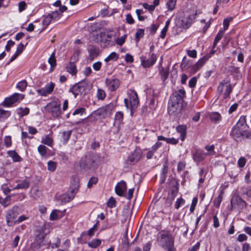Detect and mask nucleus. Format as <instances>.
<instances>
[{
  "label": "nucleus",
  "mask_w": 251,
  "mask_h": 251,
  "mask_svg": "<svg viewBox=\"0 0 251 251\" xmlns=\"http://www.w3.org/2000/svg\"><path fill=\"white\" fill-rule=\"evenodd\" d=\"M185 95L184 90L180 89L174 92L171 96L168 106V111L170 115L175 116L180 112Z\"/></svg>",
  "instance_id": "f257e3e1"
},
{
  "label": "nucleus",
  "mask_w": 251,
  "mask_h": 251,
  "mask_svg": "<svg viewBox=\"0 0 251 251\" xmlns=\"http://www.w3.org/2000/svg\"><path fill=\"white\" fill-rule=\"evenodd\" d=\"M116 107V103L112 102L93 111L91 115L88 117V119H83L82 122L86 125H88L89 124L87 123L89 122L92 123L96 121L98 119V117L105 119L112 114Z\"/></svg>",
  "instance_id": "f03ea898"
},
{
  "label": "nucleus",
  "mask_w": 251,
  "mask_h": 251,
  "mask_svg": "<svg viewBox=\"0 0 251 251\" xmlns=\"http://www.w3.org/2000/svg\"><path fill=\"white\" fill-rule=\"evenodd\" d=\"M159 245L168 251L174 249V240L172 236L169 233H163L157 237Z\"/></svg>",
  "instance_id": "7ed1b4c3"
},
{
  "label": "nucleus",
  "mask_w": 251,
  "mask_h": 251,
  "mask_svg": "<svg viewBox=\"0 0 251 251\" xmlns=\"http://www.w3.org/2000/svg\"><path fill=\"white\" fill-rule=\"evenodd\" d=\"M128 98L125 99L124 102L126 107L130 109V114L132 115L133 111L136 109L139 104V100L137 94L135 91H131L128 96Z\"/></svg>",
  "instance_id": "20e7f679"
},
{
  "label": "nucleus",
  "mask_w": 251,
  "mask_h": 251,
  "mask_svg": "<svg viewBox=\"0 0 251 251\" xmlns=\"http://www.w3.org/2000/svg\"><path fill=\"white\" fill-rule=\"evenodd\" d=\"M88 83L85 80L81 81L74 85L69 90V92L72 93L74 95L75 98L77 96L81 95L83 94H86V91L89 89Z\"/></svg>",
  "instance_id": "39448f33"
},
{
  "label": "nucleus",
  "mask_w": 251,
  "mask_h": 251,
  "mask_svg": "<svg viewBox=\"0 0 251 251\" xmlns=\"http://www.w3.org/2000/svg\"><path fill=\"white\" fill-rule=\"evenodd\" d=\"M229 82L230 81L224 79L220 83L218 88V92L223 95L224 99L229 98L232 91L233 88Z\"/></svg>",
  "instance_id": "423d86ee"
},
{
  "label": "nucleus",
  "mask_w": 251,
  "mask_h": 251,
  "mask_svg": "<svg viewBox=\"0 0 251 251\" xmlns=\"http://www.w3.org/2000/svg\"><path fill=\"white\" fill-rule=\"evenodd\" d=\"M95 162V156L88 153L81 157L79 161V166L82 169H89L93 166Z\"/></svg>",
  "instance_id": "0eeeda50"
},
{
  "label": "nucleus",
  "mask_w": 251,
  "mask_h": 251,
  "mask_svg": "<svg viewBox=\"0 0 251 251\" xmlns=\"http://www.w3.org/2000/svg\"><path fill=\"white\" fill-rule=\"evenodd\" d=\"M195 17H176V25L180 28H188L194 22Z\"/></svg>",
  "instance_id": "6e6552de"
},
{
  "label": "nucleus",
  "mask_w": 251,
  "mask_h": 251,
  "mask_svg": "<svg viewBox=\"0 0 251 251\" xmlns=\"http://www.w3.org/2000/svg\"><path fill=\"white\" fill-rule=\"evenodd\" d=\"M18 210V206H14L7 211L5 218L8 226H11L15 225V221L14 220L19 214Z\"/></svg>",
  "instance_id": "1a4fd4ad"
},
{
  "label": "nucleus",
  "mask_w": 251,
  "mask_h": 251,
  "mask_svg": "<svg viewBox=\"0 0 251 251\" xmlns=\"http://www.w3.org/2000/svg\"><path fill=\"white\" fill-rule=\"evenodd\" d=\"M230 205L231 209L242 210L246 207L247 203L238 194H234L230 200Z\"/></svg>",
  "instance_id": "9d476101"
},
{
  "label": "nucleus",
  "mask_w": 251,
  "mask_h": 251,
  "mask_svg": "<svg viewBox=\"0 0 251 251\" xmlns=\"http://www.w3.org/2000/svg\"><path fill=\"white\" fill-rule=\"evenodd\" d=\"M44 234H36L34 241L31 244L30 248L32 250L37 251L46 245Z\"/></svg>",
  "instance_id": "9b49d317"
},
{
  "label": "nucleus",
  "mask_w": 251,
  "mask_h": 251,
  "mask_svg": "<svg viewBox=\"0 0 251 251\" xmlns=\"http://www.w3.org/2000/svg\"><path fill=\"white\" fill-rule=\"evenodd\" d=\"M45 108L47 111L51 113L54 118H57L60 115V105L55 102L49 103Z\"/></svg>",
  "instance_id": "f8f14e48"
},
{
  "label": "nucleus",
  "mask_w": 251,
  "mask_h": 251,
  "mask_svg": "<svg viewBox=\"0 0 251 251\" xmlns=\"http://www.w3.org/2000/svg\"><path fill=\"white\" fill-rule=\"evenodd\" d=\"M211 53H208L201 58L196 64L193 65L191 68V72L193 74L196 73L204 64L210 58Z\"/></svg>",
  "instance_id": "ddd939ff"
},
{
  "label": "nucleus",
  "mask_w": 251,
  "mask_h": 251,
  "mask_svg": "<svg viewBox=\"0 0 251 251\" xmlns=\"http://www.w3.org/2000/svg\"><path fill=\"white\" fill-rule=\"evenodd\" d=\"M142 153L140 151L135 150L127 158L126 162L127 164L134 165L140 159Z\"/></svg>",
  "instance_id": "4468645a"
},
{
  "label": "nucleus",
  "mask_w": 251,
  "mask_h": 251,
  "mask_svg": "<svg viewBox=\"0 0 251 251\" xmlns=\"http://www.w3.org/2000/svg\"><path fill=\"white\" fill-rule=\"evenodd\" d=\"M87 50L89 53L88 59L90 61H93L100 53V49L99 47L90 45L88 47Z\"/></svg>",
  "instance_id": "2eb2a0df"
},
{
  "label": "nucleus",
  "mask_w": 251,
  "mask_h": 251,
  "mask_svg": "<svg viewBox=\"0 0 251 251\" xmlns=\"http://www.w3.org/2000/svg\"><path fill=\"white\" fill-rule=\"evenodd\" d=\"M78 188L79 182L78 180L75 179H72L71 181V185L69 190L67 193L70 196H73V199L78 191Z\"/></svg>",
  "instance_id": "dca6fc26"
},
{
  "label": "nucleus",
  "mask_w": 251,
  "mask_h": 251,
  "mask_svg": "<svg viewBox=\"0 0 251 251\" xmlns=\"http://www.w3.org/2000/svg\"><path fill=\"white\" fill-rule=\"evenodd\" d=\"M105 84L109 90L115 91L119 86L120 80L117 78L105 79Z\"/></svg>",
  "instance_id": "f3484780"
},
{
  "label": "nucleus",
  "mask_w": 251,
  "mask_h": 251,
  "mask_svg": "<svg viewBox=\"0 0 251 251\" xmlns=\"http://www.w3.org/2000/svg\"><path fill=\"white\" fill-rule=\"evenodd\" d=\"M126 189V184L124 181H121L120 183H118L115 188L116 194L121 197L124 196V193Z\"/></svg>",
  "instance_id": "a211bd4d"
},
{
  "label": "nucleus",
  "mask_w": 251,
  "mask_h": 251,
  "mask_svg": "<svg viewBox=\"0 0 251 251\" xmlns=\"http://www.w3.org/2000/svg\"><path fill=\"white\" fill-rule=\"evenodd\" d=\"M156 59V56L154 53H152L150 59H141V65L144 68H149L155 63Z\"/></svg>",
  "instance_id": "6ab92c4d"
},
{
  "label": "nucleus",
  "mask_w": 251,
  "mask_h": 251,
  "mask_svg": "<svg viewBox=\"0 0 251 251\" xmlns=\"http://www.w3.org/2000/svg\"><path fill=\"white\" fill-rule=\"evenodd\" d=\"M99 35L100 42L102 44H103V46L104 47H106L109 44L112 38V34L106 32H101Z\"/></svg>",
  "instance_id": "aec40b11"
},
{
  "label": "nucleus",
  "mask_w": 251,
  "mask_h": 251,
  "mask_svg": "<svg viewBox=\"0 0 251 251\" xmlns=\"http://www.w3.org/2000/svg\"><path fill=\"white\" fill-rule=\"evenodd\" d=\"M206 156V153L200 150H197L193 154V157L195 161L200 162L204 159Z\"/></svg>",
  "instance_id": "412c9836"
},
{
  "label": "nucleus",
  "mask_w": 251,
  "mask_h": 251,
  "mask_svg": "<svg viewBox=\"0 0 251 251\" xmlns=\"http://www.w3.org/2000/svg\"><path fill=\"white\" fill-rule=\"evenodd\" d=\"M242 132H243V128L234 126L231 129L230 135L234 139H239L241 138Z\"/></svg>",
  "instance_id": "4be33fe9"
},
{
  "label": "nucleus",
  "mask_w": 251,
  "mask_h": 251,
  "mask_svg": "<svg viewBox=\"0 0 251 251\" xmlns=\"http://www.w3.org/2000/svg\"><path fill=\"white\" fill-rule=\"evenodd\" d=\"M30 185L29 181L27 179H24L23 180L20 181L19 183L13 188V190L16 189H25L26 190L29 188Z\"/></svg>",
  "instance_id": "5701e85b"
},
{
  "label": "nucleus",
  "mask_w": 251,
  "mask_h": 251,
  "mask_svg": "<svg viewBox=\"0 0 251 251\" xmlns=\"http://www.w3.org/2000/svg\"><path fill=\"white\" fill-rule=\"evenodd\" d=\"M7 153L9 156L12 158L13 161L14 162H21L23 160L22 158L15 150L9 151Z\"/></svg>",
  "instance_id": "b1692460"
},
{
  "label": "nucleus",
  "mask_w": 251,
  "mask_h": 251,
  "mask_svg": "<svg viewBox=\"0 0 251 251\" xmlns=\"http://www.w3.org/2000/svg\"><path fill=\"white\" fill-rule=\"evenodd\" d=\"M210 120L215 124L219 123L222 120V116L217 112H212L209 114Z\"/></svg>",
  "instance_id": "393cba45"
},
{
  "label": "nucleus",
  "mask_w": 251,
  "mask_h": 251,
  "mask_svg": "<svg viewBox=\"0 0 251 251\" xmlns=\"http://www.w3.org/2000/svg\"><path fill=\"white\" fill-rule=\"evenodd\" d=\"M176 130L180 134L181 140L183 141L186 133V126L184 125H179L176 127Z\"/></svg>",
  "instance_id": "a878e982"
},
{
  "label": "nucleus",
  "mask_w": 251,
  "mask_h": 251,
  "mask_svg": "<svg viewBox=\"0 0 251 251\" xmlns=\"http://www.w3.org/2000/svg\"><path fill=\"white\" fill-rule=\"evenodd\" d=\"M236 126H238L243 129L248 127V125L246 122V117L242 116L239 119L238 122L235 125Z\"/></svg>",
  "instance_id": "bb28decb"
},
{
  "label": "nucleus",
  "mask_w": 251,
  "mask_h": 251,
  "mask_svg": "<svg viewBox=\"0 0 251 251\" xmlns=\"http://www.w3.org/2000/svg\"><path fill=\"white\" fill-rule=\"evenodd\" d=\"M72 131L71 130L63 131L62 133V142L64 144H66L68 140H69L71 134H72Z\"/></svg>",
  "instance_id": "cd10ccee"
},
{
  "label": "nucleus",
  "mask_w": 251,
  "mask_h": 251,
  "mask_svg": "<svg viewBox=\"0 0 251 251\" xmlns=\"http://www.w3.org/2000/svg\"><path fill=\"white\" fill-rule=\"evenodd\" d=\"M67 71L72 75H75L77 73V69L75 65L74 62H70L66 66Z\"/></svg>",
  "instance_id": "c85d7f7f"
},
{
  "label": "nucleus",
  "mask_w": 251,
  "mask_h": 251,
  "mask_svg": "<svg viewBox=\"0 0 251 251\" xmlns=\"http://www.w3.org/2000/svg\"><path fill=\"white\" fill-rule=\"evenodd\" d=\"M55 54V52H53L48 59V62L50 65L51 71L54 69V68L56 65V60Z\"/></svg>",
  "instance_id": "c756f323"
},
{
  "label": "nucleus",
  "mask_w": 251,
  "mask_h": 251,
  "mask_svg": "<svg viewBox=\"0 0 251 251\" xmlns=\"http://www.w3.org/2000/svg\"><path fill=\"white\" fill-rule=\"evenodd\" d=\"M192 65V61L187 60L186 57L184 56L180 64V67L182 69L186 70L190 67Z\"/></svg>",
  "instance_id": "7c9ffc66"
},
{
  "label": "nucleus",
  "mask_w": 251,
  "mask_h": 251,
  "mask_svg": "<svg viewBox=\"0 0 251 251\" xmlns=\"http://www.w3.org/2000/svg\"><path fill=\"white\" fill-rule=\"evenodd\" d=\"M101 243V241L99 239H95L92 240L91 242L88 243V245L91 248H97L99 246Z\"/></svg>",
  "instance_id": "2f4dec72"
},
{
  "label": "nucleus",
  "mask_w": 251,
  "mask_h": 251,
  "mask_svg": "<svg viewBox=\"0 0 251 251\" xmlns=\"http://www.w3.org/2000/svg\"><path fill=\"white\" fill-rule=\"evenodd\" d=\"M60 200L62 203H66L73 200V196H70L67 193L61 195L60 196Z\"/></svg>",
  "instance_id": "473e14b6"
},
{
  "label": "nucleus",
  "mask_w": 251,
  "mask_h": 251,
  "mask_svg": "<svg viewBox=\"0 0 251 251\" xmlns=\"http://www.w3.org/2000/svg\"><path fill=\"white\" fill-rule=\"evenodd\" d=\"M11 202V196H7L5 198H0V203L4 207L8 206Z\"/></svg>",
  "instance_id": "72a5a7b5"
},
{
  "label": "nucleus",
  "mask_w": 251,
  "mask_h": 251,
  "mask_svg": "<svg viewBox=\"0 0 251 251\" xmlns=\"http://www.w3.org/2000/svg\"><path fill=\"white\" fill-rule=\"evenodd\" d=\"M118 58V54L115 52H112L105 58L104 61L105 62L107 63L110 61H116Z\"/></svg>",
  "instance_id": "f704fd0d"
},
{
  "label": "nucleus",
  "mask_w": 251,
  "mask_h": 251,
  "mask_svg": "<svg viewBox=\"0 0 251 251\" xmlns=\"http://www.w3.org/2000/svg\"><path fill=\"white\" fill-rule=\"evenodd\" d=\"M241 191L243 195H246L247 197L251 198V185L241 187Z\"/></svg>",
  "instance_id": "c9c22d12"
},
{
  "label": "nucleus",
  "mask_w": 251,
  "mask_h": 251,
  "mask_svg": "<svg viewBox=\"0 0 251 251\" xmlns=\"http://www.w3.org/2000/svg\"><path fill=\"white\" fill-rule=\"evenodd\" d=\"M224 32H225L224 30H221L217 33V34L216 35V36L215 38L214 41V43H213V48H215L216 46L217 43L221 39V38H222V37L224 35Z\"/></svg>",
  "instance_id": "e433bc0d"
},
{
  "label": "nucleus",
  "mask_w": 251,
  "mask_h": 251,
  "mask_svg": "<svg viewBox=\"0 0 251 251\" xmlns=\"http://www.w3.org/2000/svg\"><path fill=\"white\" fill-rule=\"evenodd\" d=\"M59 17H45V18L42 21L43 25L47 26L51 21H55L58 19Z\"/></svg>",
  "instance_id": "4c0bfd02"
},
{
  "label": "nucleus",
  "mask_w": 251,
  "mask_h": 251,
  "mask_svg": "<svg viewBox=\"0 0 251 251\" xmlns=\"http://www.w3.org/2000/svg\"><path fill=\"white\" fill-rule=\"evenodd\" d=\"M159 74L161 75L162 80L164 81L167 78L169 75L168 70L162 68L159 71Z\"/></svg>",
  "instance_id": "58836bf2"
},
{
  "label": "nucleus",
  "mask_w": 251,
  "mask_h": 251,
  "mask_svg": "<svg viewBox=\"0 0 251 251\" xmlns=\"http://www.w3.org/2000/svg\"><path fill=\"white\" fill-rule=\"evenodd\" d=\"M215 146L214 145L211 146L206 145L205 147V149L208 151L206 153V155H213L215 154V151H214Z\"/></svg>",
  "instance_id": "ea45409f"
},
{
  "label": "nucleus",
  "mask_w": 251,
  "mask_h": 251,
  "mask_svg": "<svg viewBox=\"0 0 251 251\" xmlns=\"http://www.w3.org/2000/svg\"><path fill=\"white\" fill-rule=\"evenodd\" d=\"M27 87V82L25 80H23L17 84L16 87L21 91H24Z\"/></svg>",
  "instance_id": "a19ab883"
},
{
  "label": "nucleus",
  "mask_w": 251,
  "mask_h": 251,
  "mask_svg": "<svg viewBox=\"0 0 251 251\" xmlns=\"http://www.w3.org/2000/svg\"><path fill=\"white\" fill-rule=\"evenodd\" d=\"M10 115V112L8 111H5L0 109V120L1 121L4 120Z\"/></svg>",
  "instance_id": "79ce46f5"
},
{
  "label": "nucleus",
  "mask_w": 251,
  "mask_h": 251,
  "mask_svg": "<svg viewBox=\"0 0 251 251\" xmlns=\"http://www.w3.org/2000/svg\"><path fill=\"white\" fill-rule=\"evenodd\" d=\"M170 20H171L170 19H169L166 21L165 26L161 31L160 37V38H161L162 39H163L165 37L166 32L168 30V26L170 24Z\"/></svg>",
  "instance_id": "37998d69"
},
{
  "label": "nucleus",
  "mask_w": 251,
  "mask_h": 251,
  "mask_svg": "<svg viewBox=\"0 0 251 251\" xmlns=\"http://www.w3.org/2000/svg\"><path fill=\"white\" fill-rule=\"evenodd\" d=\"M29 109L27 107L25 108L20 107L17 109V114H19L20 116L27 115L29 113Z\"/></svg>",
  "instance_id": "c03bdc74"
},
{
  "label": "nucleus",
  "mask_w": 251,
  "mask_h": 251,
  "mask_svg": "<svg viewBox=\"0 0 251 251\" xmlns=\"http://www.w3.org/2000/svg\"><path fill=\"white\" fill-rule=\"evenodd\" d=\"M144 35V30L143 29H138L135 33V40L136 42H139L140 38L143 37Z\"/></svg>",
  "instance_id": "a18cd8bd"
},
{
  "label": "nucleus",
  "mask_w": 251,
  "mask_h": 251,
  "mask_svg": "<svg viewBox=\"0 0 251 251\" xmlns=\"http://www.w3.org/2000/svg\"><path fill=\"white\" fill-rule=\"evenodd\" d=\"M11 98L13 99L14 102L22 100L24 98V95L23 94L15 93L11 96Z\"/></svg>",
  "instance_id": "49530a36"
},
{
  "label": "nucleus",
  "mask_w": 251,
  "mask_h": 251,
  "mask_svg": "<svg viewBox=\"0 0 251 251\" xmlns=\"http://www.w3.org/2000/svg\"><path fill=\"white\" fill-rule=\"evenodd\" d=\"M11 98L13 99L14 102L22 100L24 98V95L23 94L15 93L11 96Z\"/></svg>",
  "instance_id": "de8ad7c7"
},
{
  "label": "nucleus",
  "mask_w": 251,
  "mask_h": 251,
  "mask_svg": "<svg viewBox=\"0 0 251 251\" xmlns=\"http://www.w3.org/2000/svg\"><path fill=\"white\" fill-rule=\"evenodd\" d=\"M47 148L42 145H40L38 147V151L41 156H44L47 154Z\"/></svg>",
  "instance_id": "09e8293b"
},
{
  "label": "nucleus",
  "mask_w": 251,
  "mask_h": 251,
  "mask_svg": "<svg viewBox=\"0 0 251 251\" xmlns=\"http://www.w3.org/2000/svg\"><path fill=\"white\" fill-rule=\"evenodd\" d=\"M97 97L99 100H103L106 97L105 91L102 89H99L97 91Z\"/></svg>",
  "instance_id": "8fccbe9b"
},
{
  "label": "nucleus",
  "mask_w": 251,
  "mask_h": 251,
  "mask_svg": "<svg viewBox=\"0 0 251 251\" xmlns=\"http://www.w3.org/2000/svg\"><path fill=\"white\" fill-rule=\"evenodd\" d=\"M42 142L49 146L51 147L53 140L51 138L47 135L42 139Z\"/></svg>",
  "instance_id": "3c124183"
},
{
  "label": "nucleus",
  "mask_w": 251,
  "mask_h": 251,
  "mask_svg": "<svg viewBox=\"0 0 251 251\" xmlns=\"http://www.w3.org/2000/svg\"><path fill=\"white\" fill-rule=\"evenodd\" d=\"M222 192L219 195L218 197L214 200V204L217 207H219L223 199Z\"/></svg>",
  "instance_id": "603ef678"
},
{
  "label": "nucleus",
  "mask_w": 251,
  "mask_h": 251,
  "mask_svg": "<svg viewBox=\"0 0 251 251\" xmlns=\"http://www.w3.org/2000/svg\"><path fill=\"white\" fill-rule=\"evenodd\" d=\"M241 137H242L243 139H251V131L248 130L247 128L243 129V132H242Z\"/></svg>",
  "instance_id": "864d4df0"
},
{
  "label": "nucleus",
  "mask_w": 251,
  "mask_h": 251,
  "mask_svg": "<svg viewBox=\"0 0 251 251\" xmlns=\"http://www.w3.org/2000/svg\"><path fill=\"white\" fill-rule=\"evenodd\" d=\"M56 168V163L55 162L50 161L48 163V169L51 172H54Z\"/></svg>",
  "instance_id": "5fc2aeb1"
},
{
  "label": "nucleus",
  "mask_w": 251,
  "mask_h": 251,
  "mask_svg": "<svg viewBox=\"0 0 251 251\" xmlns=\"http://www.w3.org/2000/svg\"><path fill=\"white\" fill-rule=\"evenodd\" d=\"M85 108L83 107H79L75 110L73 113V115L75 116L76 115H82L83 113L85 112Z\"/></svg>",
  "instance_id": "6e6d98bb"
},
{
  "label": "nucleus",
  "mask_w": 251,
  "mask_h": 251,
  "mask_svg": "<svg viewBox=\"0 0 251 251\" xmlns=\"http://www.w3.org/2000/svg\"><path fill=\"white\" fill-rule=\"evenodd\" d=\"M55 86V84L54 83L50 82L49 83H48L45 87H44L45 90L49 91L50 93H51L54 89Z\"/></svg>",
  "instance_id": "4d7b16f0"
},
{
  "label": "nucleus",
  "mask_w": 251,
  "mask_h": 251,
  "mask_svg": "<svg viewBox=\"0 0 251 251\" xmlns=\"http://www.w3.org/2000/svg\"><path fill=\"white\" fill-rule=\"evenodd\" d=\"M232 20L231 17H227L225 19L223 22L224 29V30H226L229 26V22Z\"/></svg>",
  "instance_id": "13d9d810"
},
{
  "label": "nucleus",
  "mask_w": 251,
  "mask_h": 251,
  "mask_svg": "<svg viewBox=\"0 0 251 251\" xmlns=\"http://www.w3.org/2000/svg\"><path fill=\"white\" fill-rule=\"evenodd\" d=\"M61 240L59 237H56L55 239V242L54 243H49V245L52 249L57 248L59 247L60 244Z\"/></svg>",
  "instance_id": "bf43d9fd"
},
{
  "label": "nucleus",
  "mask_w": 251,
  "mask_h": 251,
  "mask_svg": "<svg viewBox=\"0 0 251 251\" xmlns=\"http://www.w3.org/2000/svg\"><path fill=\"white\" fill-rule=\"evenodd\" d=\"M14 103L13 99L11 98V97H9L8 98H6L5 99L4 101L3 102V105L6 106H9L11 105L13 103Z\"/></svg>",
  "instance_id": "052dcab7"
},
{
  "label": "nucleus",
  "mask_w": 251,
  "mask_h": 251,
  "mask_svg": "<svg viewBox=\"0 0 251 251\" xmlns=\"http://www.w3.org/2000/svg\"><path fill=\"white\" fill-rule=\"evenodd\" d=\"M176 0H169L167 3L168 9L172 10L176 5Z\"/></svg>",
  "instance_id": "680f3d73"
},
{
  "label": "nucleus",
  "mask_w": 251,
  "mask_h": 251,
  "mask_svg": "<svg viewBox=\"0 0 251 251\" xmlns=\"http://www.w3.org/2000/svg\"><path fill=\"white\" fill-rule=\"evenodd\" d=\"M124 114L121 111L117 112L115 116V120L121 122L123 119Z\"/></svg>",
  "instance_id": "e2e57ef3"
},
{
  "label": "nucleus",
  "mask_w": 251,
  "mask_h": 251,
  "mask_svg": "<svg viewBox=\"0 0 251 251\" xmlns=\"http://www.w3.org/2000/svg\"><path fill=\"white\" fill-rule=\"evenodd\" d=\"M37 92L39 95L42 96H47V95L51 94L44 88L37 90Z\"/></svg>",
  "instance_id": "0e129e2a"
},
{
  "label": "nucleus",
  "mask_w": 251,
  "mask_h": 251,
  "mask_svg": "<svg viewBox=\"0 0 251 251\" xmlns=\"http://www.w3.org/2000/svg\"><path fill=\"white\" fill-rule=\"evenodd\" d=\"M4 142L7 148L10 147L12 145L11 137L10 136H6L4 139Z\"/></svg>",
  "instance_id": "69168bd1"
},
{
  "label": "nucleus",
  "mask_w": 251,
  "mask_h": 251,
  "mask_svg": "<svg viewBox=\"0 0 251 251\" xmlns=\"http://www.w3.org/2000/svg\"><path fill=\"white\" fill-rule=\"evenodd\" d=\"M115 203L116 201L115 199L113 197H111L109 199L107 204L108 206L111 208H113L115 206Z\"/></svg>",
  "instance_id": "338daca9"
},
{
  "label": "nucleus",
  "mask_w": 251,
  "mask_h": 251,
  "mask_svg": "<svg viewBox=\"0 0 251 251\" xmlns=\"http://www.w3.org/2000/svg\"><path fill=\"white\" fill-rule=\"evenodd\" d=\"M97 182H98V178L97 177H92L90 179V180L87 184V187L88 188H91L93 184H96L97 183Z\"/></svg>",
  "instance_id": "774afa93"
}]
</instances>
